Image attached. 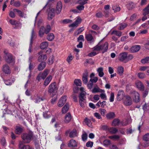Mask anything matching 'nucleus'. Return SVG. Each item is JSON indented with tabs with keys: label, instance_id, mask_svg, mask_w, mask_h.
Returning a JSON list of instances; mask_svg holds the SVG:
<instances>
[{
	"label": "nucleus",
	"instance_id": "6e6d98bb",
	"mask_svg": "<svg viewBox=\"0 0 149 149\" xmlns=\"http://www.w3.org/2000/svg\"><path fill=\"white\" fill-rule=\"evenodd\" d=\"M73 58V56L72 54H70L67 58V61L70 63Z\"/></svg>",
	"mask_w": 149,
	"mask_h": 149
},
{
	"label": "nucleus",
	"instance_id": "cd10ccee",
	"mask_svg": "<svg viewBox=\"0 0 149 149\" xmlns=\"http://www.w3.org/2000/svg\"><path fill=\"white\" fill-rule=\"evenodd\" d=\"M52 79V77L51 75L49 76L45 80L44 84L45 86H47L50 82Z\"/></svg>",
	"mask_w": 149,
	"mask_h": 149
},
{
	"label": "nucleus",
	"instance_id": "f257e3e1",
	"mask_svg": "<svg viewBox=\"0 0 149 149\" xmlns=\"http://www.w3.org/2000/svg\"><path fill=\"white\" fill-rule=\"evenodd\" d=\"M58 89V87L56 85V83L54 82L52 83L49 86L48 92L51 96L53 97L56 94Z\"/></svg>",
	"mask_w": 149,
	"mask_h": 149
},
{
	"label": "nucleus",
	"instance_id": "8fccbe9b",
	"mask_svg": "<svg viewBox=\"0 0 149 149\" xmlns=\"http://www.w3.org/2000/svg\"><path fill=\"white\" fill-rule=\"evenodd\" d=\"M112 34H115L119 37H120L122 35V32L119 31H112Z\"/></svg>",
	"mask_w": 149,
	"mask_h": 149
},
{
	"label": "nucleus",
	"instance_id": "13d9d810",
	"mask_svg": "<svg viewBox=\"0 0 149 149\" xmlns=\"http://www.w3.org/2000/svg\"><path fill=\"white\" fill-rule=\"evenodd\" d=\"M129 120L125 119L122 122V124L123 126H125L129 123Z\"/></svg>",
	"mask_w": 149,
	"mask_h": 149
},
{
	"label": "nucleus",
	"instance_id": "4d7b16f0",
	"mask_svg": "<svg viewBox=\"0 0 149 149\" xmlns=\"http://www.w3.org/2000/svg\"><path fill=\"white\" fill-rule=\"evenodd\" d=\"M99 112L103 116H105L107 112L106 110L105 109H100L99 110Z\"/></svg>",
	"mask_w": 149,
	"mask_h": 149
},
{
	"label": "nucleus",
	"instance_id": "f3484780",
	"mask_svg": "<svg viewBox=\"0 0 149 149\" xmlns=\"http://www.w3.org/2000/svg\"><path fill=\"white\" fill-rule=\"evenodd\" d=\"M135 85L137 88L140 90H144V86L142 83L139 81H136L135 83Z\"/></svg>",
	"mask_w": 149,
	"mask_h": 149
},
{
	"label": "nucleus",
	"instance_id": "4468645a",
	"mask_svg": "<svg viewBox=\"0 0 149 149\" xmlns=\"http://www.w3.org/2000/svg\"><path fill=\"white\" fill-rule=\"evenodd\" d=\"M101 51L103 53L106 52L108 50V44L107 42H105L103 44L100 45Z\"/></svg>",
	"mask_w": 149,
	"mask_h": 149
},
{
	"label": "nucleus",
	"instance_id": "bf43d9fd",
	"mask_svg": "<svg viewBox=\"0 0 149 149\" xmlns=\"http://www.w3.org/2000/svg\"><path fill=\"white\" fill-rule=\"evenodd\" d=\"M100 95V97L102 99L106 100H107V97L106 94L104 93V92H102Z\"/></svg>",
	"mask_w": 149,
	"mask_h": 149
},
{
	"label": "nucleus",
	"instance_id": "37998d69",
	"mask_svg": "<svg viewBox=\"0 0 149 149\" xmlns=\"http://www.w3.org/2000/svg\"><path fill=\"white\" fill-rule=\"evenodd\" d=\"M84 122L88 127L91 128L92 127L91 122L90 119L86 118L85 119Z\"/></svg>",
	"mask_w": 149,
	"mask_h": 149
},
{
	"label": "nucleus",
	"instance_id": "bb28decb",
	"mask_svg": "<svg viewBox=\"0 0 149 149\" xmlns=\"http://www.w3.org/2000/svg\"><path fill=\"white\" fill-rule=\"evenodd\" d=\"M77 136V131L76 129H74L71 131L69 134V137L70 138H73Z\"/></svg>",
	"mask_w": 149,
	"mask_h": 149
},
{
	"label": "nucleus",
	"instance_id": "72a5a7b5",
	"mask_svg": "<svg viewBox=\"0 0 149 149\" xmlns=\"http://www.w3.org/2000/svg\"><path fill=\"white\" fill-rule=\"evenodd\" d=\"M48 45V43L47 42H42L40 45V48L42 49H44L47 48Z\"/></svg>",
	"mask_w": 149,
	"mask_h": 149
},
{
	"label": "nucleus",
	"instance_id": "ea45409f",
	"mask_svg": "<svg viewBox=\"0 0 149 149\" xmlns=\"http://www.w3.org/2000/svg\"><path fill=\"white\" fill-rule=\"evenodd\" d=\"M54 61V57L53 56H51L49 58L47 63L49 65L52 64Z\"/></svg>",
	"mask_w": 149,
	"mask_h": 149
},
{
	"label": "nucleus",
	"instance_id": "ddd939ff",
	"mask_svg": "<svg viewBox=\"0 0 149 149\" xmlns=\"http://www.w3.org/2000/svg\"><path fill=\"white\" fill-rule=\"evenodd\" d=\"M88 72L87 70H85L83 74L82 81L83 83L86 84L88 81Z\"/></svg>",
	"mask_w": 149,
	"mask_h": 149
},
{
	"label": "nucleus",
	"instance_id": "5701e85b",
	"mask_svg": "<svg viewBox=\"0 0 149 149\" xmlns=\"http://www.w3.org/2000/svg\"><path fill=\"white\" fill-rule=\"evenodd\" d=\"M116 117V115L114 112H110L106 115V117L108 119H111Z\"/></svg>",
	"mask_w": 149,
	"mask_h": 149
},
{
	"label": "nucleus",
	"instance_id": "c03bdc74",
	"mask_svg": "<svg viewBox=\"0 0 149 149\" xmlns=\"http://www.w3.org/2000/svg\"><path fill=\"white\" fill-rule=\"evenodd\" d=\"M111 143V142L110 140L106 139L103 141V146L105 147H108Z\"/></svg>",
	"mask_w": 149,
	"mask_h": 149
},
{
	"label": "nucleus",
	"instance_id": "79ce46f5",
	"mask_svg": "<svg viewBox=\"0 0 149 149\" xmlns=\"http://www.w3.org/2000/svg\"><path fill=\"white\" fill-rule=\"evenodd\" d=\"M141 62L144 64L149 63V56L142 59L141 60Z\"/></svg>",
	"mask_w": 149,
	"mask_h": 149
},
{
	"label": "nucleus",
	"instance_id": "4be33fe9",
	"mask_svg": "<svg viewBox=\"0 0 149 149\" xmlns=\"http://www.w3.org/2000/svg\"><path fill=\"white\" fill-rule=\"evenodd\" d=\"M141 47L139 45H136L132 46L130 49L131 52L134 53L138 52L140 49Z\"/></svg>",
	"mask_w": 149,
	"mask_h": 149
},
{
	"label": "nucleus",
	"instance_id": "774afa93",
	"mask_svg": "<svg viewBox=\"0 0 149 149\" xmlns=\"http://www.w3.org/2000/svg\"><path fill=\"white\" fill-rule=\"evenodd\" d=\"M138 75L139 78L141 79H143L145 77V74L143 73H139Z\"/></svg>",
	"mask_w": 149,
	"mask_h": 149
},
{
	"label": "nucleus",
	"instance_id": "aec40b11",
	"mask_svg": "<svg viewBox=\"0 0 149 149\" xmlns=\"http://www.w3.org/2000/svg\"><path fill=\"white\" fill-rule=\"evenodd\" d=\"M127 53L124 52L120 54L119 56L120 60L122 61H124L127 57Z\"/></svg>",
	"mask_w": 149,
	"mask_h": 149
},
{
	"label": "nucleus",
	"instance_id": "dca6fc26",
	"mask_svg": "<svg viewBox=\"0 0 149 149\" xmlns=\"http://www.w3.org/2000/svg\"><path fill=\"white\" fill-rule=\"evenodd\" d=\"M2 70L5 73L7 74H9L11 72V70L10 68L7 65H3Z\"/></svg>",
	"mask_w": 149,
	"mask_h": 149
},
{
	"label": "nucleus",
	"instance_id": "c85d7f7f",
	"mask_svg": "<svg viewBox=\"0 0 149 149\" xmlns=\"http://www.w3.org/2000/svg\"><path fill=\"white\" fill-rule=\"evenodd\" d=\"M97 72L98 73V75L100 77H102L104 74V73L103 69L102 67H100L98 68L97 70Z\"/></svg>",
	"mask_w": 149,
	"mask_h": 149
},
{
	"label": "nucleus",
	"instance_id": "de8ad7c7",
	"mask_svg": "<svg viewBox=\"0 0 149 149\" xmlns=\"http://www.w3.org/2000/svg\"><path fill=\"white\" fill-rule=\"evenodd\" d=\"M79 103L80 106L82 108L85 107L86 105L85 100H79Z\"/></svg>",
	"mask_w": 149,
	"mask_h": 149
},
{
	"label": "nucleus",
	"instance_id": "2eb2a0df",
	"mask_svg": "<svg viewBox=\"0 0 149 149\" xmlns=\"http://www.w3.org/2000/svg\"><path fill=\"white\" fill-rule=\"evenodd\" d=\"M33 99L35 100V102L36 103H38L40 102L41 101H43L44 100L45 98L44 97H40L38 94L35 95L33 98Z\"/></svg>",
	"mask_w": 149,
	"mask_h": 149
},
{
	"label": "nucleus",
	"instance_id": "052dcab7",
	"mask_svg": "<svg viewBox=\"0 0 149 149\" xmlns=\"http://www.w3.org/2000/svg\"><path fill=\"white\" fill-rule=\"evenodd\" d=\"M88 0H79L78 3L79 4L82 5L85 4L87 3Z\"/></svg>",
	"mask_w": 149,
	"mask_h": 149
},
{
	"label": "nucleus",
	"instance_id": "69168bd1",
	"mask_svg": "<svg viewBox=\"0 0 149 149\" xmlns=\"http://www.w3.org/2000/svg\"><path fill=\"white\" fill-rule=\"evenodd\" d=\"M4 83L7 85H11L14 81H12L10 80H4Z\"/></svg>",
	"mask_w": 149,
	"mask_h": 149
},
{
	"label": "nucleus",
	"instance_id": "0eeeda50",
	"mask_svg": "<svg viewBox=\"0 0 149 149\" xmlns=\"http://www.w3.org/2000/svg\"><path fill=\"white\" fill-rule=\"evenodd\" d=\"M49 73L47 70H45L42 73H40L37 77V79L39 81L41 79H44Z\"/></svg>",
	"mask_w": 149,
	"mask_h": 149
},
{
	"label": "nucleus",
	"instance_id": "7c9ffc66",
	"mask_svg": "<svg viewBox=\"0 0 149 149\" xmlns=\"http://www.w3.org/2000/svg\"><path fill=\"white\" fill-rule=\"evenodd\" d=\"M120 123V120L118 119L115 118L113 120L112 125L113 126H116L118 125Z\"/></svg>",
	"mask_w": 149,
	"mask_h": 149
},
{
	"label": "nucleus",
	"instance_id": "423d86ee",
	"mask_svg": "<svg viewBox=\"0 0 149 149\" xmlns=\"http://www.w3.org/2000/svg\"><path fill=\"white\" fill-rule=\"evenodd\" d=\"M43 51H41L38 53V55H39L38 58V60L39 62H43L45 61L47 59V56L45 54H42Z\"/></svg>",
	"mask_w": 149,
	"mask_h": 149
},
{
	"label": "nucleus",
	"instance_id": "1a4fd4ad",
	"mask_svg": "<svg viewBox=\"0 0 149 149\" xmlns=\"http://www.w3.org/2000/svg\"><path fill=\"white\" fill-rule=\"evenodd\" d=\"M55 10L54 8L50 9L49 11L48 14V19L51 20L55 16Z\"/></svg>",
	"mask_w": 149,
	"mask_h": 149
},
{
	"label": "nucleus",
	"instance_id": "a878e982",
	"mask_svg": "<svg viewBox=\"0 0 149 149\" xmlns=\"http://www.w3.org/2000/svg\"><path fill=\"white\" fill-rule=\"evenodd\" d=\"M72 118L71 116L69 113H67L65 116L64 122L66 123H69L71 120Z\"/></svg>",
	"mask_w": 149,
	"mask_h": 149
},
{
	"label": "nucleus",
	"instance_id": "49530a36",
	"mask_svg": "<svg viewBox=\"0 0 149 149\" xmlns=\"http://www.w3.org/2000/svg\"><path fill=\"white\" fill-rule=\"evenodd\" d=\"M45 33L44 27L43 26H42L40 28L39 31V35L40 37H42Z\"/></svg>",
	"mask_w": 149,
	"mask_h": 149
},
{
	"label": "nucleus",
	"instance_id": "c9c22d12",
	"mask_svg": "<svg viewBox=\"0 0 149 149\" xmlns=\"http://www.w3.org/2000/svg\"><path fill=\"white\" fill-rule=\"evenodd\" d=\"M46 64L45 62L41 63L39 65L38 69L39 70H42L45 67Z\"/></svg>",
	"mask_w": 149,
	"mask_h": 149
},
{
	"label": "nucleus",
	"instance_id": "a18cd8bd",
	"mask_svg": "<svg viewBox=\"0 0 149 149\" xmlns=\"http://www.w3.org/2000/svg\"><path fill=\"white\" fill-rule=\"evenodd\" d=\"M74 83L77 86H81V81L80 79H75L74 81Z\"/></svg>",
	"mask_w": 149,
	"mask_h": 149
},
{
	"label": "nucleus",
	"instance_id": "603ef678",
	"mask_svg": "<svg viewBox=\"0 0 149 149\" xmlns=\"http://www.w3.org/2000/svg\"><path fill=\"white\" fill-rule=\"evenodd\" d=\"M143 139L145 141L149 142V133H147L144 135L143 137Z\"/></svg>",
	"mask_w": 149,
	"mask_h": 149
},
{
	"label": "nucleus",
	"instance_id": "338daca9",
	"mask_svg": "<svg viewBox=\"0 0 149 149\" xmlns=\"http://www.w3.org/2000/svg\"><path fill=\"white\" fill-rule=\"evenodd\" d=\"M15 12L13 10V11H10L9 13V16L12 18H14L15 16V14L14 13Z\"/></svg>",
	"mask_w": 149,
	"mask_h": 149
},
{
	"label": "nucleus",
	"instance_id": "20e7f679",
	"mask_svg": "<svg viewBox=\"0 0 149 149\" xmlns=\"http://www.w3.org/2000/svg\"><path fill=\"white\" fill-rule=\"evenodd\" d=\"M123 104L126 106H129L132 104V100L131 97L129 95H126L123 99Z\"/></svg>",
	"mask_w": 149,
	"mask_h": 149
},
{
	"label": "nucleus",
	"instance_id": "7ed1b4c3",
	"mask_svg": "<svg viewBox=\"0 0 149 149\" xmlns=\"http://www.w3.org/2000/svg\"><path fill=\"white\" fill-rule=\"evenodd\" d=\"M131 94L134 102L138 103L140 101V95L138 92L133 91L131 93Z\"/></svg>",
	"mask_w": 149,
	"mask_h": 149
},
{
	"label": "nucleus",
	"instance_id": "393cba45",
	"mask_svg": "<svg viewBox=\"0 0 149 149\" xmlns=\"http://www.w3.org/2000/svg\"><path fill=\"white\" fill-rule=\"evenodd\" d=\"M92 92L93 93H101L104 92V90L100 89L98 87H94L92 90Z\"/></svg>",
	"mask_w": 149,
	"mask_h": 149
},
{
	"label": "nucleus",
	"instance_id": "6e6552de",
	"mask_svg": "<svg viewBox=\"0 0 149 149\" xmlns=\"http://www.w3.org/2000/svg\"><path fill=\"white\" fill-rule=\"evenodd\" d=\"M67 97L66 96H63L59 99L58 103V106L59 107H62L66 102Z\"/></svg>",
	"mask_w": 149,
	"mask_h": 149
},
{
	"label": "nucleus",
	"instance_id": "f03ea898",
	"mask_svg": "<svg viewBox=\"0 0 149 149\" xmlns=\"http://www.w3.org/2000/svg\"><path fill=\"white\" fill-rule=\"evenodd\" d=\"M33 137V134L32 132L28 133H23L21 135L23 143H29Z\"/></svg>",
	"mask_w": 149,
	"mask_h": 149
},
{
	"label": "nucleus",
	"instance_id": "2f4dec72",
	"mask_svg": "<svg viewBox=\"0 0 149 149\" xmlns=\"http://www.w3.org/2000/svg\"><path fill=\"white\" fill-rule=\"evenodd\" d=\"M54 38V34L52 33L48 34L47 37V40L49 41H52Z\"/></svg>",
	"mask_w": 149,
	"mask_h": 149
},
{
	"label": "nucleus",
	"instance_id": "09e8293b",
	"mask_svg": "<svg viewBox=\"0 0 149 149\" xmlns=\"http://www.w3.org/2000/svg\"><path fill=\"white\" fill-rule=\"evenodd\" d=\"M109 138L113 140H118L120 139V137L118 135H115L109 136Z\"/></svg>",
	"mask_w": 149,
	"mask_h": 149
},
{
	"label": "nucleus",
	"instance_id": "4c0bfd02",
	"mask_svg": "<svg viewBox=\"0 0 149 149\" xmlns=\"http://www.w3.org/2000/svg\"><path fill=\"white\" fill-rule=\"evenodd\" d=\"M69 108V106L67 103H66L65 105L63 108L62 110L63 113H65L68 110Z\"/></svg>",
	"mask_w": 149,
	"mask_h": 149
},
{
	"label": "nucleus",
	"instance_id": "f8f14e48",
	"mask_svg": "<svg viewBox=\"0 0 149 149\" xmlns=\"http://www.w3.org/2000/svg\"><path fill=\"white\" fill-rule=\"evenodd\" d=\"M77 143L74 140L72 139L68 142V146L70 147H75L77 146Z\"/></svg>",
	"mask_w": 149,
	"mask_h": 149
},
{
	"label": "nucleus",
	"instance_id": "f704fd0d",
	"mask_svg": "<svg viewBox=\"0 0 149 149\" xmlns=\"http://www.w3.org/2000/svg\"><path fill=\"white\" fill-rule=\"evenodd\" d=\"M84 27H82L79 28L75 31L74 35L75 36H77L79 34L81 33L84 30Z\"/></svg>",
	"mask_w": 149,
	"mask_h": 149
},
{
	"label": "nucleus",
	"instance_id": "a211bd4d",
	"mask_svg": "<svg viewBox=\"0 0 149 149\" xmlns=\"http://www.w3.org/2000/svg\"><path fill=\"white\" fill-rule=\"evenodd\" d=\"M62 7V5L61 2L60 1H58L56 6V13L57 15L59 14L60 13Z\"/></svg>",
	"mask_w": 149,
	"mask_h": 149
},
{
	"label": "nucleus",
	"instance_id": "9d476101",
	"mask_svg": "<svg viewBox=\"0 0 149 149\" xmlns=\"http://www.w3.org/2000/svg\"><path fill=\"white\" fill-rule=\"evenodd\" d=\"M18 146L19 149H33L29 145H24L23 142L21 141L19 142Z\"/></svg>",
	"mask_w": 149,
	"mask_h": 149
},
{
	"label": "nucleus",
	"instance_id": "9b49d317",
	"mask_svg": "<svg viewBox=\"0 0 149 149\" xmlns=\"http://www.w3.org/2000/svg\"><path fill=\"white\" fill-rule=\"evenodd\" d=\"M124 93L122 90H119L118 92L117 96V99L118 101H120L122 99H123L124 97Z\"/></svg>",
	"mask_w": 149,
	"mask_h": 149
},
{
	"label": "nucleus",
	"instance_id": "473e14b6",
	"mask_svg": "<svg viewBox=\"0 0 149 149\" xmlns=\"http://www.w3.org/2000/svg\"><path fill=\"white\" fill-rule=\"evenodd\" d=\"M86 93L85 91H83L81 92L79 96V100H85L86 98Z\"/></svg>",
	"mask_w": 149,
	"mask_h": 149
},
{
	"label": "nucleus",
	"instance_id": "680f3d73",
	"mask_svg": "<svg viewBox=\"0 0 149 149\" xmlns=\"http://www.w3.org/2000/svg\"><path fill=\"white\" fill-rule=\"evenodd\" d=\"M114 95L113 93H111L110 94V96L109 98V101L110 102H113L114 100Z\"/></svg>",
	"mask_w": 149,
	"mask_h": 149
},
{
	"label": "nucleus",
	"instance_id": "c756f323",
	"mask_svg": "<svg viewBox=\"0 0 149 149\" xmlns=\"http://www.w3.org/2000/svg\"><path fill=\"white\" fill-rule=\"evenodd\" d=\"M23 128L19 126H16L15 130V133L16 134H19L22 132Z\"/></svg>",
	"mask_w": 149,
	"mask_h": 149
},
{
	"label": "nucleus",
	"instance_id": "0e129e2a",
	"mask_svg": "<svg viewBox=\"0 0 149 149\" xmlns=\"http://www.w3.org/2000/svg\"><path fill=\"white\" fill-rule=\"evenodd\" d=\"M97 53L95 51H93L89 53L88 54V56L90 57H93L96 55Z\"/></svg>",
	"mask_w": 149,
	"mask_h": 149
},
{
	"label": "nucleus",
	"instance_id": "e2e57ef3",
	"mask_svg": "<svg viewBox=\"0 0 149 149\" xmlns=\"http://www.w3.org/2000/svg\"><path fill=\"white\" fill-rule=\"evenodd\" d=\"M114 11V12H118L120 11V8L119 7L117 6H114L112 7Z\"/></svg>",
	"mask_w": 149,
	"mask_h": 149
},
{
	"label": "nucleus",
	"instance_id": "58836bf2",
	"mask_svg": "<svg viewBox=\"0 0 149 149\" xmlns=\"http://www.w3.org/2000/svg\"><path fill=\"white\" fill-rule=\"evenodd\" d=\"M117 70L118 74L120 75H122L124 72V68L122 66L118 67Z\"/></svg>",
	"mask_w": 149,
	"mask_h": 149
},
{
	"label": "nucleus",
	"instance_id": "864d4df0",
	"mask_svg": "<svg viewBox=\"0 0 149 149\" xmlns=\"http://www.w3.org/2000/svg\"><path fill=\"white\" fill-rule=\"evenodd\" d=\"M51 30V27L50 25H48L47 26L46 29L44 28L45 33L46 34H47Z\"/></svg>",
	"mask_w": 149,
	"mask_h": 149
},
{
	"label": "nucleus",
	"instance_id": "3c124183",
	"mask_svg": "<svg viewBox=\"0 0 149 149\" xmlns=\"http://www.w3.org/2000/svg\"><path fill=\"white\" fill-rule=\"evenodd\" d=\"M109 131L111 133L114 134L117 132V130L116 128L111 127L109 129Z\"/></svg>",
	"mask_w": 149,
	"mask_h": 149
},
{
	"label": "nucleus",
	"instance_id": "39448f33",
	"mask_svg": "<svg viewBox=\"0 0 149 149\" xmlns=\"http://www.w3.org/2000/svg\"><path fill=\"white\" fill-rule=\"evenodd\" d=\"M5 59L6 61L8 63H10L14 62V58L13 57L12 55L10 53H6Z\"/></svg>",
	"mask_w": 149,
	"mask_h": 149
},
{
	"label": "nucleus",
	"instance_id": "5fc2aeb1",
	"mask_svg": "<svg viewBox=\"0 0 149 149\" xmlns=\"http://www.w3.org/2000/svg\"><path fill=\"white\" fill-rule=\"evenodd\" d=\"M71 22V21L69 19H64L60 22V23L63 24H67Z\"/></svg>",
	"mask_w": 149,
	"mask_h": 149
},
{
	"label": "nucleus",
	"instance_id": "b1692460",
	"mask_svg": "<svg viewBox=\"0 0 149 149\" xmlns=\"http://www.w3.org/2000/svg\"><path fill=\"white\" fill-rule=\"evenodd\" d=\"M85 38L88 41H91L93 42L94 41L93 37L92 35L90 33L85 35Z\"/></svg>",
	"mask_w": 149,
	"mask_h": 149
},
{
	"label": "nucleus",
	"instance_id": "a19ab883",
	"mask_svg": "<svg viewBox=\"0 0 149 149\" xmlns=\"http://www.w3.org/2000/svg\"><path fill=\"white\" fill-rule=\"evenodd\" d=\"M143 15H147L149 13V4L143 10Z\"/></svg>",
	"mask_w": 149,
	"mask_h": 149
},
{
	"label": "nucleus",
	"instance_id": "412c9836",
	"mask_svg": "<svg viewBox=\"0 0 149 149\" xmlns=\"http://www.w3.org/2000/svg\"><path fill=\"white\" fill-rule=\"evenodd\" d=\"M13 10L14 12L17 13L21 17L25 18L27 17L26 15L21 10L16 9H13Z\"/></svg>",
	"mask_w": 149,
	"mask_h": 149
},
{
	"label": "nucleus",
	"instance_id": "e433bc0d",
	"mask_svg": "<svg viewBox=\"0 0 149 149\" xmlns=\"http://www.w3.org/2000/svg\"><path fill=\"white\" fill-rule=\"evenodd\" d=\"M93 51H95L96 52H99L101 51V48L100 46V43H99L98 45L94 47L93 48Z\"/></svg>",
	"mask_w": 149,
	"mask_h": 149
},
{
	"label": "nucleus",
	"instance_id": "6ab92c4d",
	"mask_svg": "<svg viewBox=\"0 0 149 149\" xmlns=\"http://www.w3.org/2000/svg\"><path fill=\"white\" fill-rule=\"evenodd\" d=\"M35 35V33L33 29L32 31L31 35V38L30 42V44L29 47V51L30 52H31V48L32 47V45L33 43V39L34 38Z\"/></svg>",
	"mask_w": 149,
	"mask_h": 149
}]
</instances>
